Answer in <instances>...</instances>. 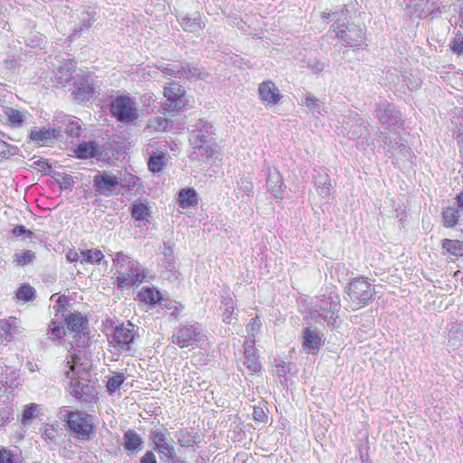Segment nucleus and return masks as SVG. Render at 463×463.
Instances as JSON below:
<instances>
[{"instance_id": "1", "label": "nucleus", "mask_w": 463, "mask_h": 463, "mask_svg": "<svg viewBox=\"0 0 463 463\" xmlns=\"http://www.w3.org/2000/svg\"><path fill=\"white\" fill-rule=\"evenodd\" d=\"M344 295L346 309L357 311L373 302L376 291L367 277L356 276L345 284Z\"/></svg>"}, {"instance_id": "2", "label": "nucleus", "mask_w": 463, "mask_h": 463, "mask_svg": "<svg viewBox=\"0 0 463 463\" xmlns=\"http://www.w3.org/2000/svg\"><path fill=\"white\" fill-rule=\"evenodd\" d=\"M64 422L66 430L79 440H91L97 435L94 416L83 410L66 411Z\"/></svg>"}, {"instance_id": "3", "label": "nucleus", "mask_w": 463, "mask_h": 463, "mask_svg": "<svg viewBox=\"0 0 463 463\" xmlns=\"http://www.w3.org/2000/svg\"><path fill=\"white\" fill-rule=\"evenodd\" d=\"M108 108L110 116L117 122L124 124H135L139 118L137 100L129 94L118 93L108 99Z\"/></svg>"}, {"instance_id": "4", "label": "nucleus", "mask_w": 463, "mask_h": 463, "mask_svg": "<svg viewBox=\"0 0 463 463\" xmlns=\"http://www.w3.org/2000/svg\"><path fill=\"white\" fill-rule=\"evenodd\" d=\"M117 268V285L120 288L142 282L141 267L138 261L123 252H117L113 259Z\"/></svg>"}, {"instance_id": "5", "label": "nucleus", "mask_w": 463, "mask_h": 463, "mask_svg": "<svg viewBox=\"0 0 463 463\" xmlns=\"http://www.w3.org/2000/svg\"><path fill=\"white\" fill-rule=\"evenodd\" d=\"M163 97L165 99L161 105L164 114L176 116L186 109V90L178 82L172 80L164 87Z\"/></svg>"}, {"instance_id": "6", "label": "nucleus", "mask_w": 463, "mask_h": 463, "mask_svg": "<svg viewBox=\"0 0 463 463\" xmlns=\"http://www.w3.org/2000/svg\"><path fill=\"white\" fill-rule=\"evenodd\" d=\"M135 338L134 325L131 322L127 326L124 323L111 326L110 332L107 333L109 345L119 353L129 352Z\"/></svg>"}, {"instance_id": "7", "label": "nucleus", "mask_w": 463, "mask_h": 463, "mask_svg": "<svg viewBox=\"0 0 463 463\" xmlns=\"http://www.w3.org/2000/svg\"><path fill=\"white\" fill-rule=\"evenodd\" d=\"M90 367L88 355L84 352L77 351L67 357L64 373L67 378L78 382L90 373Z\"/></svg>"}, {"instance_id": "8", "label": "nucleus", "mask_w": 463, "mask_h": 463, "mask_svg": "<svg viewBox=\"0 0 463 463\" xmlns=\"http://www.w3.org/2000/svg\"><path fill=\"white\" fill-rule=\"evenodd\" d=\"M331 29L336 33V37L345 42L350 47H362L365 45V35L362 27L351 24H337L331 26Z\"/></svg>"}, {"instance_id": "9", "label": "nucleus", "mask_w": 463, "mask_h": 463, "mask_svg": "<svg viewBox=\"0 0 463 463\" xmlns=\"http://www.w3.org/2000/svg\"><path fill=\"white\" fill-rule=\"evenodd\" d=\"M205 337V335L196 325H184L177 329L176 334L173 336V343L180 348H185L194 345Z\"/></svg>"}, {"instance_id": "10", "label": "nucleus", "mask_w": 463, "mask_h": 463, "mask_svg": "<svg viewBox=\"0 0 463 463\" xmlns=\"http://www.w3.org/2000/svg\"><path fill=\"white\" fill-rule=\"evenodd\" d=\"M152 440L157 452L163 455V458L169 461L174 460L176 458L174 442L166 429L164 428L162 430L153 431Z\"/></svg>"}, {"instance_id": "11", "label": "nucleus", "mask_w": 463, "mask_h": 463, "mask_svg": "<svg viewBox=\"0 0 463 463\" xmlns=\"http://www.w3.org/2000/svg\"><path fill=\"white\" fill-rule=\"evenodd\" d=\"M119 184L118 176L103 173L94 176L93 187L98 194L111 196L114 194Z\"/></svg>"}, {"instance_id": "12", "label": "nucleus", "mask_w": 463, "mask_h": 463, "mask_svg": "<svg viewBox=\"0 0 463 463\" xmlns=\"http://www.w3.org/2000/svg\"><path fill=\"white\" fill-rule=\"evenodd\" d=\"M259 99L266 107H271L278 104L282 95L276 84L270 80H264L259 85Z\"/></svg>"}, {"instance_id": "13", "label": "nucleus", "mask_w": 463, "mask_h": 463, "mask_svg": "<svg viewBox=\"0 0 463 463\" xmlns=\"http://www.w3.org/2000/svg\"><path fill=\"white\" fill-rule=\"evenodd\" d=\"M60 131L54 128H33L30 131L28 138L38 146H48L53 139L57 138Z\"/></svg>"}, {"instance_id": "14", "label": "nucleus", "mask_w": 463, "mask_h": 463, "mask_svg": "<svg viewBox=\"0 0 463 463\" xmlns=\"http://www.w3.org/2000/svg\"><path fill=\"white\" fill-rule=\"evenodd\" d=\"M243 364L250 374L259 373L261 370V364L259 361V351L253 345L245 347Z\"/></svg>"}, {"instance_id": "15", "label": "nucleus", "mask_w": 463, "mask_h": 463, "mask_svg": "<svg viewBox=\"0 0 463 463\" xmlns=\"http://www.w3.org/2000/svg\"><path fill=\"white\" fill-rule=\"evenodd\" d=\"M64 320L68 331L75 334L84 331L89 326L87 317L78 311L70 313Z\"/></svg>"}, {"instance_id": "16", "label": "nucleus", "mask_w": 463, "mask_h": 463, "mask_svg": "<svg viewBox=\"0 0 463 463\" xmlns=\"http://www.w3.org/2000/svg\"><path fill=\"white\" fill-rule=\"evenodd\" d=\"M131 216L136 221L148 222L152 213V207L146 199H137L134 202L131 210Z\"/></svg>"}, {"instance_id": "17", "label": "nucleus", "mask_w": 463, "mask_h": 463, "mask_svg": "<svg viewBox=\"0 0 463 463\" xmlns=\"http://www.w3.org/2000/svg\"><path fill=\"white\" fill-rule=\"evenodd\" d=\"M302 335V344L303 346L307 348V352L310 353L315 351L317 353L323 345V341L319 334L311 328L306 327L303 329Z\"/></svg>"}, {"instance_id": "18", "label": "nucleus", "mask_w": 463, "mask_h": 463, "mask_svg": "<svg viewBox=\"0 0 463 463\" xmlns=\"http://www.w3.org/2000/svg\"><path fill=\"white\" fill-rule=\"evenodd\" d=\"M443 255L454 257L457 260L463 258V241L457 239H443L441 242Z\"/></svg>"}, {"instance_id": "19", "label": "nucleus", "mask_w": 463, "mask_h": 463, "mask_svg": "<svg viewBox=\"0 0 463 463\" xmlns=\"http://www.w3.org/2000/svg\"><path fill=\"white\" fill-rule=\"evenodd\" d=\"M73 94L80 102L87 101L94 94L93 85L88 80L82 79L75 83Z\"/></svg>"}, {"instance_id": "20", "label": "nucleus", "mask_w": 463, "mask_h": 463, "mask_svg": "<svg viewBox=\"0 0 463 463\" xmlns=\"http://www.w3.org/2000/svg\"><path fill=\"white\" fill-rule=\"evenodd\" d=\"M177 202L182 209L196 207L198 197L194 188H183L178 193Z\"/></svg>"}, {"instance_id": "21", "label": "nucleus", "mask_w": 463, "mask_h": 463, "mask_svg": "<svg viewBox=\"0 0 463 463\" xmlns=\"http://www.w3.org/2000/svg\"><path fill=\"white\" fill-rule=\"evenodd\" d=\"M36 290L29 283L24 282L18 286L14 291V300L16 303H26L34 300Z\"/></svg>"}, {"instance_id": "22", "label": "nucleus", "mask_w": 463, "mask_h": 463, "mask_svg": "<svg viewBox=\"0 0 463 463\" xmlns=\"http://www.w3.org/2000/svg\"><path fill=\"white\" fill-rule=\"evenodd\" d=\"M137 297L139 301L149 306L159 303L163 298L161 292L156 288L151 287H143L138 292Z\"/></svg>"}, {"instance_id": "23", "label": "nucleus", "mask_w": 463, "mask_h": 463, "mask_svg": "<svg viewBox=\"0 0 463 463\" xmlns=\"http://www.w3.org/2000/svg\"><path fill=\"white\" fill-rule=\"evenodd\" d=\"M168 154L166 152L155 153L150 156L147 161V168L153 174L164 170L167 165Z\"/></svg>"}, {"instance_id": "24", "label": "nucleus", "mask_w": 463, "mask_h": 463, "mask_svg": "<svg viewBox=\"0 0 463 463\" xmlns=\"http://www.w3.org/2000/svg\"><path fill=\"white\" fill-rule=\"evenodd\" d=\"M461 212L455 206L445 207L441 213L442 224L445 228L452 229L459 223Z\"/></svg>"}, {"instance_id": "25", "label": "nucleus", "mask_w": 463, "mask_h": 463, "mask_svg": "<svg viewBox=\"0 0 463 463\" xmlns=\"http://www.w3.org/2000/svg\"><path fill=\"white\" fill-rule=\"evenodd\" d=\"M104 259L103 252L96 248L81 250L80 262L82 265H98Z\"/></svg>"}, {"instance_id": "26", "label": "nucleus", "mask_w": 463, "mask_h": 463, "mask_svg": "<svg viewBox=\"0 0 463 463\" xmlns=\"http://www.w3.org/2000/svg\"><path fill=\"white\" fill-rule=\"evenodd\" d=\"M4 113L6 116L5 124L7 126L12 128H19L22 126L24 119V110L5 107Z\"/></svg>"}, {"instance_id": "27", "label": "nucleus", "mask_w": 463, "mask_h": 463, "mask_svg": "<svg viewBox=\"0 0 463 463\" xmlns=\"http://www.w3.org/2000/svg\"><path fill=\"white\" fill-rule=\"evenodd\" d=\"M99 146L95 141L82 142L74 150L80 159L92 158L98 154Z\"/></svg>"}, {"instance_id": "28", "label": "nucleus", "mask_w": 463, "mask_h": 463, "mask_svg": "<svg viewBox=\"0 0 463 463\" xmlns=\"http://www.w3.org/2000/svg\"><path fill=\"white\" fill-rule=\"evenodd\" d=\"M199 438L198 432L183 429L179 431L177 440L183 448H193L199 442Z\"/></svg>"}, {"instance_id": "29", "label": "nucleus", "mask_w": 463, "mask_h": 463, "mask_svg": "<svg viewBox=\"0 0 463 463\" xmlns=\"http://www.w3.org/2000/svg\"><path fill=\"white\" fill-rule=\"evenodd\" d=\"M142 444L140 435L134 430H128L124 433V448L128 451H137Z\"/></svg>"}, {"instance_id": "30", "label": "nucleus", "mask_w": 463, "mask_h": 463, "mask_svg": "<svg viewBox=\"0 0 463 463\" xmlns=\"http://www.w3.org/2000/svg\"><path fill=\"white\" fill-rule=\"evenodd\" d=\"M61 430L59 424L46 423L43 426L42 437L47 443H57L58 438L61 433Z\"/></svg>"}, {"instance_id": "31", "label": "nucleus", "mask_w": 463, "mask_h": 463, "mask_svg": "<svg viewBox=\"0 0 463 463\" xmlns=\"http://www.w3.org/2000/svg\"><path fill=\"white\" fill-rule=\"evenodd\" d=\"M39 405L36 403H28L24 406L22 416L21 422L23 425L27 426L31 425L33 420L39 414Z\"/></svg>"}, {"instance_id": "32", "label": "nucleus", "mask_w": 463, "mask_h": 463, "mask_svg": "<svg viewBox=\"0 0 463 463\" xmlns=\"http://www.w3.org/2000/svg\"><path fill=\"white\" fill-rule=\"evenodd\" d=\"M13 259L16 267H24L33 262L35 259V253L33 250H26L19 253H15Z\"/></svg>"}, {"instance_id": "33", "label": "nucleus", "mask_w": 463, "mask_h": 463, "mask_svg": "<svg viewBox=\"0 0 463 463\" xmlns=\"http://www.w3.org/2000/svg\"><path fill=\"white\" fill-rule=\"evenodd\" d=\"M126 377L123 373H116L114 375L108 377L106 383L107 390L113 393L120 388L124 383Z\"/></svg>"}, {"instance_id": "34", "label": "nucleus", "mask_w": 463, "mask_h": 463, "mask_svg": "<svg viewBox=\"0 0 463 463\" xmlns=\"http://www.w3.org/2000/svg\"><path fill=\"white\" fill-rule=\"evenodd\" d=\"M47 335L50 339H61L64 335L63 326L60 322L52 320L49 324Z\"/></svg>"}, {"instance_id": "35", "label": "nucleus", "mask_w": 463, "mask_h": 463, "mask_svg": "<svg viewBox=\"0 0 463 463\" xmlns=\"http://www.w3.org/2000/svg\"><path fill=\"white\" fill-rule=\"evenodd\" d=\"M450 50L457 55L463 54V33L458 32L450 40L449 43Z\"/></svg>"}, {"instance_id": "36", "label": "nucleus", "mask_w": 463, "mask_h": 463, "mask_svg": "<svg viewBox=\"0 0 463 463\" xmlns=\"http://www.w3.org/2000/svg\"><path fill=\"white\" fill-rule=\"evenodd\" d=\"M182 27L186 32H194L197 28H201L200 22H197L196 19H192L190 17L183 18L181 22Z\"/></svg>"}, {"instance_id": "37", "label": "nucleus", "mask_w": 463, "mask_h": 463, "mask_svg": "<svg viewBox=\"0 0 463 463\" xmlns=\"http://www.w3.org/2000/svg\"><path fill=\"white\" fill-rule=\"evenodd\" d=\"M252 418L257 423H267L269 419L264 409L260 406L253 407Z\"/></svg>"}, {"instance_id": "38", "label": "nucleus", "mask_w": 463, "mask_h": 463, "mask_svg": "<svg viewBox=\"0 0 463 463\" xmlns=\"http://www.w3.org/2000/svg\"><path fill=\"white\" fill-rule=\"evenodd\" d=\"M200 149H203L202 157L204 161H209L213 158L217 153V145L213 143L211 145H207L206 146H200Z\"/></svg>"}, {"instance_id": "39", "label": "nucleus", "mask_w": 463, "mask_h": 463, "mask_svg": "<svg viewBox=\"0 0 463 463\" xmlns=\"http://www.w3.org/2000/svg\"><path fill=\"white\" fill-rule=\"evenodd\" d=\"M151 122L156 129L161 131H166L171 123L168 118L163 117H156L152 119Z\"/></svg>"}, {"instance_id": "40", "label": "nucleus", "mask_w": 463, "mask_h": 463, "mask_svg": "<svg viewBox=\"0 0 463 463\" xmlns=\"http://www.w3.org/2000/svg\"><path fill=\"white\" fill-rule=\"evenodd\" d=\"M0 463H14V454L5 447L0 449Z\"/></svg>"}, {"instance_id": "41", "label": "nucleus", "mask_w": 463, "mask_h": 463, "mask_svg": "<svg viewBox=\"0 0 463 463\" xmlns=\"http://www.w3.org/2000/svg\"><path fill=\"white\" fill-rule=\"evenodd\" d=\"M57 306H55L54 311L56 314L63 312L69 305V298L65 295L60 296L56 300Z\"/></svg>"}, {"instance_id": "42", "label": "nucleus", "mask_w": 463, "mask_h": 463, "mask_svg": "<svg viewBox=\"0 0 463 463\" xmlns=\"http://www.w3.org/2000/svg\"><path fill=\"white\" fill-rule=\"evenodd\" d=\"M261 322L259 317L252 318L247 325V331L249 333H254L260 330Z\"/></svg>"}, {"instance_id": "43", "label": "nucleus", "mask_w": 463, "mask_h": 463, "mask_svg": "<svg viewBox=\"0 0 463 463\" xmlns=\"http://www.w3.org/2000/svg\"><path fill=\"white\" fill-rule=\"evenodd\" d=\"M12 326L15 328V319L14 317H10L8 320H3L1 321V328L5 333L11 334Z\"/></svg>"}, {"instance_id": "44", "label": "nucleus", "mask_w": 463, "mask_h": 463, "mask_svg": "<svg viewBox=\"0 0 463 463\" xmlns=\"http://www.w3.org/2000/svg\"><path fill=\"white\" fill-rule=\"evenodd\" d=\"M305 104L310 110H315L319 108V100L314 96L307 97Z\"/></svg>"}, {"instance_id": "45", "label": "nucleus", "mask_w": 463, "mask_h": 463, "mask_svg": "<svg viewBox=\"0 0 463 463\" xmlns=\"http://www.w3.org/2000/svg\"><path fill=\"white\" fill-rule=\"evenodd\" d=\"M326 299V296H322V298H321V304H320V308L324 311H330L332 313V315H334L335 312H337V304L336 303H332L330 305L329 307H326V305L324 303L325 300Z\"/></svg>"}, {"instance_id": "46", "label": "nucleus", "mask_w": 463, "mask_h": 463, "mask_svg": "<svg viewBox=\"0 0 463 463\" xmlns=\"http://www.w3.org/2000/svg\"><path fill=\"white\" fill-rule=\"evenodd\" d=\"M140 463H157L156 455L152 451H146L141 458Z\"/></svg>"}, {"instance_id": "47", "label": "nucleus", "mask_w": 463, "mask_h": 463, "mask_svg": "<svg viewBox=\"0 0 463 463\" xmlns=\"http://www.w3.org/2000/svg\"><path fill=\"white\" fill-rule=\"evenodd\" d=\"M318 193L323 197H329L331 194V184L330 182L325 183L319 187Z\"/></svg>"}, {"instance_id": "48", "label": "nucleus", "mask_w": 463, "mask_h": 463, "mask_svg": "<svg viewBox=\"0 0 463 463\" xmlns=\"http://www.w3.org/2000/svg\"><path fill=\"white\" fill-rule=\"evenodd\" d=\"M67 260L70 262L80 261V252H77L76 250H70L66 255Z\"/></svg>"}, {"instance_id": "49", "label": "nucleus", "mask_w": 463, "mask_h": 463, "mask_svg": "<svg viewBox=\"0 0 463 463\" xmlns=\"http://www.w3.org/2000/svg\"><path fill=\"white\" fill-rule=\"evenodd\" d=\"M26 232V228L24 225H16L12 230V234L14 237H20L24 235Z\"/></svg>"}, {"instance_id": "50", "label": "nucleus", "mask_w": 463, "mask_h": 463, "mask_svg": "<svg viewBox=\"0 0 463 463\" xmlns=\"http://www.w3.org/2000/svg\"><path fill=\"white\" fill-rule=\"evenodd\" d=\"M233 315V307H231L230 308L225 309L223 312V322L225 324H231L232 317Z\"/></svg>"}, {"instance_id": "51", "label": "nucleus", "mask_w": 463, "mask_h": 463, "mask_svg": "<svg viewBox=\"0 0 463 463\" xmlns=\"http://www.w3.org/2000/svg\"><path fill=\"white\" fill-rule=\"evenodd\" d=\"M454 138L457 140L459 146H463V130L460 128H458L453 133Z\"/></svg>"}, {"instance_id": "52", "label": "nucleus", "mask_w": 463, "mask_h": 463, "mask_svg": "<svg viewBox=\"0 0 463 463\" xmlns=\"http://www.w3.org/2000/svg\"><path fill=\"white\" fill-rule=\"evenodd\" d=\"M158 69L165 74H167V75H170V76H173V75H175V71L171 70L170 68H168L167 66H161V67H158Z\"/></svg>"}, {"instance_id": "53", "label": "nucleus", "mask_w": 463, "mask_h": 463, "mask_svg": "<svg viewBox=\"0 0 463 463\" xmlns=\"http://www.w3.org/2000/svg\"><path fill=\"white\" fill-rule=\"evenodd\" d=\"M139 181V178L136 175H130L129 176V184L133 186L137 185Z\"/></svg>"}, {"instance_id": "54", "label": "nucleus", "mask_w": 463, "mask_h": 463, "mask_svg": "<svg viewBox=\"0 0 463 463\" xmlns=\"http://www.w3.org/2000/svg\"><path fill=\"white\" fill-rule=\"evenodd\" d=\"M197 138L203 143L206 142V137L204 135L198 136Z\"/></svg>"}, {"instance_id": "55", "label": "nucleus", "mask_w": 463, "mask_h": 463, "mask_svg": "<svg viewBox=\"0 0 463 463\" xmlns=\"http://www.w3.org/2000/svg\"><path fill=\"white\" fill-rule=\"evenodd\" d=\"M24 234H25L27 237H29V238H30V237H32V235H33V232H32V231H30V230H27V229H26V232H25V233H24Z\"/></svg>"}, {"instance_id": "56", "label": "nucleus", "mask_w": 463, "mask_h": 463, "mask_svg": "<svg viewBox=\"0 0 463 463\" xmlns=\"http://www.w3.org/2000/svg\"><path fill=\"white\" fill-rule=\"evenodd\" d=\"M379 120H380L382 123H385V122H386V119H385L383 117H379Z\"/></svg>"}, {"instance_id": "57", "label": "nucleus", "mask_w": 463, "mask_h": 463, "mask_svg": "<svg viewBox=\"0 0 463 463\" xmlns=\"http://www.w3.org/2000/svg\"><path fill=\"white\" fill-rule=\"evenodd\" d=\"M71 125H76L77 129L80 128V127L79 125H77V124L71 123Z\"/></svg>"}, {"instance_id": "58", "label": "nucleus", "mask_w": 463, "mask_h": 463, "mask_svg": "<svg viewBox=\"0 0 463 463\" xmlns=\"http://www.w3.org/2000/svg\"><path fill=\"white\" fill-rule=\"evenodd\" d=\"M75 385H76L75 392H78V389H77L78 388V384H75Z\"/></svg>"}]
</instances>
